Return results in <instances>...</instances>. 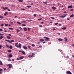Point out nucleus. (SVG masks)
<instances>
[{
    "mask_svg": "<svg viewBox=\"0 0 74 74\" xmlns=\"http://www.w3.org/2000/svg\"><path fill=\"white\" fill-rule=\"evenodd\" d=\"M15 47L17 48H21V44L19 43L18 45V43H16L15 45Z\"/></svg>",
    "mask_w": 74,
    "mask_h": 74,
    "instance_id": "nucleus-1",
    "label": "nucleus"
},
{
    "mask_svg": "<svg viewBox=\"0 0 74 74\" xmlns=\"http://www.w3.org/2000/svg\"><path fill=\"white\" fill-rule=\"evenodd\" d=\"M44 38H45V41H48L49 39V38L45 36L44 37Z\"/></svg>",
    "mask_w": 74,
    "mask_h": 74,
    "instance_id": "nucleus-2",
    "label": "nucleus"
},
{
    "mask_svg": "<svg viewBox=\"0 0 74 74\" xmlns=\"http://www.w3.org/2000/svg\"><path fill=\"white\" fill-rule=\"evenodd\" d=\"M8 66H9V68L10 69V68L12 67V64H9L7 65Z\"/></svg>",
    "mask_w": 74,
    "mask_h": 74,
    "instance_id": "nucleus-3",
    "label": "nucleus"
},
{
    "mask_svg": "<svg viewBox=\"0 0 74 74\" xmlns=\"http://www.w3.org/2000/svg\"><path fill=\"white\" fill-rule=\"evenodd\" d=\"M73 8V5H71L70 6H68V8H71V9Z\"/></svg>",
    "mask_w": 74,
    "mask_h": 74,
    "instance_id": "nucleus-4",
    "label": "nucleus"
},
{
    "mask_svg": "<svg viewBox=\"0 0 74 74\" xmlns=\"http://www.w3.org/2000/svg\"><path fill=\"white\" fill-rule=\"evenodd\" d=\"M23 48H24V49L26 50L27 49V47L25 46H23Z\"/></svg>",
    "mask_w": 74,
    "mask_h": 74,
    "instance_id": "nucleus-5",
    "label": "nucleus"
},
{
    "mask_svg": "<svg viewBox=\"0 0 74 74\" xmlns=\"http://www.w3.org/2000/svg\"><path fill=\"white\" fill-rule=\"evenodd\" d=\"M21 52L23 54H24V55H26V53H25V52L23 51H21Z\"/></svg>",
    "mask_w": 74,
    "mask_h": 74,
    "instance_id": "nucleus-6",
    "label": "nucleus"
},
{
    "mask_svg": "<svg viewBox=\"0 0 74 74\" xmlns=\"http://www.w3.org/2000/svg\"><path fill=\"white\" fill-rule=\"evenodd\" d=\"M66 73L67 74H72V73L70 71H68Z\"/></svg>",
    "mask_w": 74,
    "mask_h": 74,
    "instance_id": "nucleus-7",
    "label": "nucleus"
},
{
    "mask_svg": "<svg viewBox=\"0 0 74 74\" xmlns=\"http://www.w3.org/2000/svg\"><path fill=\"white\" fill-rule=\"evenodd\" d=\"M23 29L24 30V31H27V28H26V27H24Z\"/></svg>",
    "mask_w": 74,
    "mask_h": 74,
    "instance_id": "nucleus-8",
    "label": "nucleus"
},
{
    "mask_svg": "<svg viewBox=\"0 0 74 74\" xmlns=\"http://www.w3.org/2000/svg\"><path fill=\"white\" fill-rule=\"evenodd\" d=\"M13 48V47H12V45H10V46L9 47V48L10 49H12V48Z\"/></svg>",
    "mask_w": 74,
    "mask_h": 74,
    "instance_id": "nucleus-9",
    "label": "nucleus"
},
{
    "mask_svg": "<svg viewBox=\"0 0 74 74\" xmlns=\"http://www.w3.org/2000/svg\"><path fill=\"white\" fill-rule=\"evenodd\" d=\"M8 7H6L5 8H3V9L4 10H7V9H8Z\"/></svg>",
    "mask_w": 74,
    "mask_h": 74,
    "instance_id": "nucleus-10",
    "label": "nucleus"
},
{
    "mask_svg": "<svg viewBox=\"0 0 74 74\" xmlns=\"http://www.w3.org/2000/svg\"><path fill=\"white\" fill-rule=\"evenodd\" d=\"M58 40H59V41H63V39L61 38H59L58 39Z\"/></svg>",
    "mask_w": 74,
    "mask_h": 74,
    "instance_id": "nucleus-11",
    "label": "nucleus"
},
{
    "mask_svg": "<svg viewBox=\"0 0 74 74\" xmlns=\"http://www.w3.org/2000/svg\"><path fill=\"white\" fill-rule=\"evenodd\" d=\"M8 56L10 58H11L12 57V54H9L8 55Z\"/></svg>",
    "mask_w": 74,
    "mask_h": 74,
    "instance_id": "nucleus-12",
    "label": "nucleus"
},
{
    "mask_svg": "<svg viewBox=\"0 0 74 74\" xmlns=\"http://www.w3.org/2000/svg\"><path fill=\"white\" fill-rule=\"evenodd\" d=\"M6 37L8 39H11V38L8 36H6Z\"/></svg>",
    "mask_w": 74,
    "mask_h": 74,
    "instance_id": "nucleus-13",
    "label": "nucleus"
},
{
    "mask_svg": "<svg viewBox=\"0 0 74 74\" xmlns=\"http://www.w3.org/2000/svg\"><path fill=\"white\" fill-rule=\"evenodd\" d=\"M20 58L21 59H23L24 58V57L23 56L20 57Z\"/></svg>",
    "mask_w": 74,
    "mask_h": 74,
    "instance_id": "nucleus-14",
    "label": "nucleus"
},
{
    "mask_svg": "<svg viewBox=\"0 0 74 74\" xmlns=\"http://www.w3.org/2000/svg\"><path fill=\"white\" fill-rule=\"evenodd\" d=\"M8 14V12H5V13L4 14V16H6V15Z\"/></svg>",
    "mask_w": 74,
    "mask_h": 74,
    "instance_id": "nucleus-15",
    "label": "nucleus"
},
{
    "mask_svg": "<svg viewBox=\"0 0 74 74\" xmlns=\"http://www.w3.org/2000/svg\"><path fill=\"white\" fill-rule=\"evenodd\" d=\"M18 1H19V2H21V3H22V2H23V0H18Z\"/></svg>",
    "mask_w": 74,
    "mask_h": 74,
    "instance_id": "nucleus-16",
    "label": "nucleus"
},
{
    "mask_svg": "<svg viewBox=\"0 0 74 74\" xmlns=\"http://www.w3.org/2000/svg\"><path fill=\"white\" fill-rule=\"evenodd\" d=\"M27 39H28V40H30L31 39V37H27Z\"/></svg>",
    "mask_w": 74,
    "mask_h": 74,
    "instance_id": "nucleus-17",
    "label": "nucleus"
},
{
    "mask_svg": "<svg viewBox=\"0 0 74 74\" xmlns=\"http://www.w3.org/2000/svg\"><path fill=\"white\" fill-rule=\"evenodd\" d=\"M60 18H64V15L60 16Z\"/></svg>",
    "mask_w": 74,
    "mask_h": 74,
    "instance_id": "nucleus-18",
    "label": "nucleus"
},
{
    "mask_svg": "<svg viewBox=\"0 0 74 74\" xmlns=\"http://www.w3.org/2000/svg\"><path fill=\"white\" fill-rule=\"evenodd\" d=\"M73 16H74V14H72L70 16V18H72V17H73Z\"/></svg>",
    "mask_w": 74,
    "mask_h": 74,
    "instance_id": "nucleus-19",
    "label": "nucleus"
},
{
    "mask_svg": "<svg viewBox=\"0 0 74 74\" xmlns=\"http://www.w3.org/2000/svg\"><path fill=\"white\" fill-rule=\"evenodd\" d=\"M4 38V36H1L0 37V40H1V39H2V38Z\"/></svg>",
    "mask_w": 74,
    "mask_h": 74,
    "instance_id": "nucleus-20",
    "label": "nucleus"
},
{
    "mask_svg": "<svg viewBox=\"0 0 74 74\" xmlns=\"http://www.w3.org/2000/svg\"><path fill=\"white\" fill-rule=\"evenodd\" d=\"M0 64L1 65H3V63L0 60Z\"/></svg>",
    "mask_w": 74,
    "mask_h": 74,
    "instance_id": "nucleus-21",
    "label": "nucleus"
},
{
    "mask_svg": "<svg viewBox=\"0 0 74 74\" xmlns=\"http://www.w3.org/2000/svg\"><path fill=\"white\" fill-rule=\"evenodd\" d=\"M52 8L53 9V10H56V8L55 7H52Z\"/></svg>",
    "mask_w": 74,
    "mask_h": 74,
    "instance_id": "nucleus-22",
    "label": "nucleus"
},
{
    "mask_svg": "<svg viewBox=\"0 0 74 74\" xmlns=\"http://www.w3.org/2000/svg\"><path fill=\"white\" fill-rule=\"evenodd\" d=\"M62 29L63 30H65V29H66V27H64L62 28Z\"/></svg>",
    "mask_w": 74,
    "mask_h": 74,
    "instance_id": "nucleus-23",
    "label": "nucleus"
},
{
    "mask_svg": "<svg viewBox=\"0 0 74 74\" xmlns=\"http://www.w3.org/2000/svg\"><path fill=\"white\" fill-rule=\"evenodd\" d=\"M64 16L65 17H66V16H67V14H64Z\"/></svg>",
    "mask_w": 74,
    "mask_h": 74,
    "instance_id": "nucleus-24",
    "label": "nucleus"
},
{
    "mask_svg": "<svg viewBox=\"0 0 74 74\" xmlns=\"http://www.w3.org/2000/svg\"><path fill=\"white\" fill-rule=\"evenodd\" d=\"M40 41H44V40L43 39H40Z\"/></svg>",
    "mask_w": 74,
    "mask_h": 74,
    "instance_id": "nucleus-25",
    "label": "nucleus"
},
{
    "mask_svg": "<svg viewBox=\"0 0 74 74\" xmlns=\"http://www.w3.org/2000/svg\"><path fill=\"white\" fill-rule=\"evenodd\" d=\"M18 29H20V30H22V28L21 27H18Z\"/></svg>",
    "mask_w": 74,
    "mask_h": 74,
    "instance_id": "nucleus-26",
    "label": "nucleus"
},
{
    "mask_svg": "<svg viewBox=\"0 0 74 74\" xmlns=\"http://www.w3.org/2000/svg\"><path fill=\"white\" fill-rule=\"evenodd\" d=\"M5 41H7V42H9L10 41L8 40H5Z\"/></svg>",
    "mask_w": 74,
    "mask_h": 74,
    "instance_id": "nucleus-27",
    "label": "nucleus"
},
{
    "mask_svg": "<svg viewBox=\"0 0 74 74\" xmlns=\"http://www.w3.org/2000/svg\"><path fill=\"white\" fill-rule=\"evenodd\" d=\"M4 34H1L0 33V36H4Z\"/></svg>",
    "mask_w": 74,
    "mask_h": 74,
    "instance_id": "nucleus-28",
    "label": "nucleus"
},
{
    "mask_svg": "<svg viewBox=\"0 0 74 74\" xmlns=\"http://www.w3.org/2000/svg\"><path fill=\"white\" fill-rule=\"evenodd\" d=\"M3 71V70L1 69H0V73H1V71Z\"/></svg>",
    "mask_w": 74,
    "mask_h": 74,
    "instance_id": "nucleus-29",
    "label": "nucleus"
},
{
    "mask_svg": "<svg viewBox=\"0 0 74 74\" xmlns=\"http://www.w3.org/2000/svg\"><path fill=\"white\" fill-rule=\"evenodd\" d=\"M16 31H17V33H18V32H19L20 31V30H19V29H16Z\"/></svg>",
    "mask_w": 74,
    "mask_h": 74,
    "instance_id": "nucleus-30",
    "label": "nucleus"
},
{
    "mask_svg": "<svg viewBox=\"0 0 74 74\" xmlns=\"http://www.w3.org/2000/svg\"><path fill=\"white\" fill-rule=\"evenodd\" d=\"M18 24H19V25H21V23L19 22H17Z\"/></svg>",
    "mask_w": 74,
    "mask_h": 74,
    "instance_id": "nucleus-31",
    "label": "nucleus"
},
{
    "mask_svg": "<svg viewBox=\"0 0 74 74\" xmlns=\"http://www.w3.org/2000/svg\"><path fill=\"white\" fill-rule=\"evenodd\" d=\"M4 18V17H3V16H1L0 15V18H1V19H2V18Z\"/></svg>",
    "mask_w": 74,
    "mask_h": 74,
    "instance_id": "nucleus-32",
    "label": "nucleus"
},
{
    "mask_svg": "<svg viewBox=\"0 0 74 74\" xmlns=\"http://www.w3.org/2000/svg\"><path fill=\"white\" fill-rule=\"evenodd\" d=\"M28 57L29 58H30V57H33V56L29 55V56H28Z\"/></svg>",
    "mask_w": 74,
    "mask_h": 74,
    "instance_id": "nucleus-33",
    "label": "nucleus"
},
{
    "mask_svg": "<svg viewBox=\"0 0 74 74\" xmlns=\"http://www.w3.org/2000/svg\"><path fill=\"white\" fill-rule=\"evenodd\" d=\"M2 47H3L2 45H0V49H1V48H2Z\"/></svg>",
    "mask_w": 74,
    "mask_h": 74,
    "instance_id": "nucleus-34",
    "label": "nucleus"
},
{
    "mask_svg": "<svg viewBox=\"0 0 74 74\" xmlns=\"http://www.w3.org/2000/svg\"><path fill=\"white\" fill-rule=\"evenodd\" d=\"M45 3V4H47V1H46V2H45L43 1V3Z\"/></svg>",
    "mask_w": 74,
    "mask_h": 74,
    "instance_id": "nucleus-35",
    "label": "nucleus"
},
{
    "mask_svg": "<svg viewBox=\"0 0 74 74\" xmlns=\"http://www.w3.org/2000/svg\"><path fill=\"white\" fill-rule=\"evenodd\" d=\"M27 8H30V7H31V6H27Z\"/></svg>",
    "mask_w": 74,
    "mask_h": 74,
    "instance_id": "nucleus-36",
    "label": "nucleus"
},
{
    "mask_svg": "<svg viewBox=\"0 0 74 74\" xmlns=\"http://www.w3.org/2000/svg\"><path fill=\"white\" fill-rule=\"evenodd\" d=\"M22 26H26V25L25 24H22Z\"/></svg>",
    "mask_w": 74,
    "mask_h": 74,
    "instance_id": "nucleus-37",
    "label": "nucleus"
},
{
    "mask_svg": "<svg viewBox=\"0 0 74 74\" xmlns=\"http://www.w3.org/2000/svg\"><path fill=\"white\" fill-rule=\"evenodd\" d=\"M51 18L52 19H55V18L54 17H51Z\"/></svg>",
    "mask_w": 74,
    "mask_h": 74,
    "instance_id": "nucleus-38",
    "label": "nucleus"
},
{
    "mask_svg": "<svg viewBox=\"0 0 74 74\" xmlns=\"http://www.w3.org/2000/svg\"><path fill=\"white\" fill-rule=\"evenodd\" d=\"M8 24H6L5 25V26H8Z\"/></svg>",
    "mask_w": 74,
    "mask_h": 74,
    "instance_id": "nucleus-39",
    "label": "nucleus"
},
{
    "mask_svg": "<svg viewBox=\"0 0 74 74\" xmlns=\"http://www.w3.org/2000/svg\"><path fill=\"white\" fill-rule=\"evenodd\" d=\"M6 46L8 48H9V46L8 45H6Z\"/></svg>",
    "mask_w": 74,
    "mask_h": 74,
    "instance_id": "nucleus-40",
    "label": "nucleus"
},
{
    "mask_svg": "<svg viewBox=\"0 0 74 74\" xmlns=\"http://www.w3.org/2000/svg\"><path fill=\"white\" fill-rule=\"evenodd\" d=\"M28 48L29 49H31V48L30 47V46H28Z\"/></svg>",
    "mask_w": 74,
    "mask_h": 74,
    "instance_id": "nucleus-41",
    "label": "nucleus"
},
{
    "mask_svg": "<svg viewBox=\"0 0 74 74\" xmlns=\"http://www.w3.org/2000/svg\"><path fill=\"white\" fill-rule=\"evenodd\" d=\"M34 53H32V55H31V56H34Z\"/></svg>",
    "mask_w": 74,
    "mask_h": 74,
    "instance_id": "nucleus-42",
    "label": "nucleus"
},
{
    "mask_svg": "<svg viewBox=\"0 0 74 74\" xmlns=\"http://www.w3.org/2000/svg\"><path fill=\"white\" fill-rule=\"evenodd\" d=\"M9 29H10V30H13V29H14L13 28H9Z\"/></svg>",
    "mask_w": 74,
    "mask_h": 74,
    "instance_id": "nucleus-43",
    "label": "nucleus"
},
{
    "mask_svg": "<svg viewBox=\"0 0 74 74\" xmlns=\"http://www.w3.org/2000/svg\"><path fill=\"white\" fill-rule=\"evenodd\" d=\"M65 41L66 42H67V39H66L65 40Z\"/></svg>",
    "mask_w": 74,
    "mask_h": 74,
    "instance_id": "nucleus-44",
    "label": "nucleus"
},
{
    "mask_svg": "<svg viewBox=\"0 0 74 74\" xmlns=\"http://www.w3.org/2000/svg\"><path fill=\"white\" fill-rule=\"evenodd\" d=\"M41 19H42V18H39L38 19V21H40V20H41Z\"/></svg>",
    "mask_w": 74,
    "mask_h": 74,
    "instance_id": "nucleus-45",
    "label": "nucleus"
},
{
    "mask_svg": "<svg viewBox=\"0 0 74 74\" xmlns=\"http://www.w3.org/2000/svg\"><path fill=\"white\" fill-rule=\"evenodd\" d=\"M8 36H11V35L10 34H8Z\"/></svg>",
    "mask_w": 74,
    "mask_h": 74,
    "instance_id": "nucleus-46",
    "label": "nucleus"
},
{
    "mask_svg": "<svg viewBox=\"0 0 74 74\" xmlns=\"http://www.w3.org/2000/svg\"><path fill=\"white\" fill-rule=\"evenodd\" d=\"M8 52H11V50H9L8 51Z\"/></svg>",
    "mask_w": 74,
    "mask_h": 74,
    "instance_id": "nucleus-47",
    "label": "nucleus"
},
{
    "mask_svg": "<svg viewBox=\"0 0 74 74\" xmlns=\"http://www.w3.org/2000/svg\"><path fill=\"white\" fill-rule=\"evenodd\" d=\"M10 42H14V40H12L10 41Z\"/></svg>",
    "mask_w": 74,
    "mask_h": 74,
    "instance_id": "nucleus-48",
    "label": "nucleus"
},
{
    "mask_svg": "<svg viewBox=\"0 0 74 74\" xmlns=\"http://www.w3.org/2000/svg\"><path fill=\"white\" fill-rule=\"evenodd\" d=\"M32 47H34V46H35V45L32 44Z\"/></svg>",
    "mask_w": 74,
    "mask_h": 74,
    "instance_id": "nucleus-49",
    "label": "nucleus"
},
{
    "mask_svg": "<svg viewBox=\"0 0 74 74\" xmlns=\"http://www.w3.org/2000/svg\"><path fill=\"white\" fill-rule=\"evenodd\" d=\"M58 23H55V25H58Z\"/></svg>",
    "mask_w": 74,
    "mask_h": 74,
    "instance_id": "nucleus-50",
    "label": "nucleus"
},
{
    "mask_svg": "<svg viewBox=\"0 0 74 74\" xmlns=\"http://www.w3.org/2000/svg\"><path fill=\"white\" fill-rule=\"evenodd\" d=\"M0 31H3V29H0Z\"/></svg>",
    "mask_w": 74,
    "mask_h": 74,
    "instance_id": "nucleus-51",
    "label": "nucleus"
},
{
    "mask_svg": "<svg viewBox=\"0 0 74 74\" xmlns=\"http://www.w3.org/2000/svg\"><path fill=\"white\" fill-rule=\"evenodd\" d=\"M1 26H4V24H2L1 25Z\"/></svg>",
    "mask_w": 74,
    "mask_h": 74,
    "instance_id": "nucleus-52",
    "label": "nucleus"
},
{
    "mask_svg": "<svg viewBox=\"0 0 74 74\" xmlns=\"http://www.w3.org/2000/svg\"><path fill=\"white\" fill-rule=\"evenodd\" d=\"M40 27H42V25H39Z\"/></svg>",
    "mask_w": 74,
    "mask_h": 74,
    "instance_id": "nucleus-53",
    "label": "nucleus"
},
{
    "mask_svg": "<svg viewBox=\"0 0 74 74\" xmlns=\"http://www.w3.org/2000/svg\"><path fill=\"white\" fill-rule=\"evenodd\" d=\"M8 60V61H11V60H10V59Z\"/></svg>",
    "mask_w": 74,
    "mask_h": 74,
    "instance_id": "nucleus-54",
    "label": "nucleus"
},
{
    "mask_svg": "<svg viewBox=\"0 0 74 74\" xmlns=\"http://www.w3.org/2000/svg\"><path fill=\"white\" fill-rule=\"evenodd\" d=\"M34 16H35V17H36V14H34Z\"/></svg>",
    "mask_w": 74,
    "mask_h": 74,
    "instance_id": "nucleus-55",
    "label": "nucleus"
},
{
    "mask_svg": "<svg viewBox=\"0 0 74 74\" xmlns=\"http://www.w3.org/2000/svg\"><path fill=\"white\" fill-rule=\"evenodd\" d=\"M55 30H56V29H55V28H53V31Z\"/></svg>",
    "mask_w": 74,
    "mask_h": 74,
    "instance_id": "nucleus-56",
    "label": "nucleus"
},
{
    "mask_svg": "<svg viewBox=\"0 0 74 74\" xmlns=\"http://www.w3.org/2000/svg\"><path fill=\"white\" fill-rule=\"evenodd\" d=\"M28 29L29 31V30H30V28H28Z\"/></svg>",
    "mask_w": 74,
    "mask_h": 74,
    "instance_id": "nucleus-57",
    "label": "nucleus"
},
{
    "mask_svg": "<svg viewBox=\"0 0 74 74\" xmlns=\"http://www.w3.org/2000/svg\"><path fill=\"white\" fill-rule=\"evenodd\" d=\"M70 11H73V9H71V10H70Z\"/></svg>",
    "mask_w": 74,
    "mask_h": 74,
    "instance_id": "nucleus-58",
    "label": "nucleus"
},
{
    "mask_svg": "<svg viewBox=\"0 0 74 74\" xmlns=\"http://www.w3.org/2000/svg\"><path fill=\"white\" fill-rule=\"evenodd\" d=\"M17 60H19V58H17Z\"/></svg>",
    "mask_w": 74,
    "mask_h": 74,
    "instance_id": "nucleus-59",
    "label": "nucleus"
},
{
    "mask_svg": "<svg viewBox=\"0 0 74 74\" xmlns=\"http://www.w3.org/2000/svg\"><path fill=\"white\" fill-rule=\"evenodd\" d=\"M8 11H11V10H10L9 9H8Z\"/></svg>",
    "mask_w": 74,
    "mask_h": 74,
    "instance_id": "nucleus-60",
    "label": "nucleus"
},
{
    "mask_svg": "<svg viewBox=\"0 0 74 74\" xmlns=\"http://www.w3.org/2000/svg\"><path fill=\"white\" fill-rule=\"evenodd\" d=\"M9 42H10V44H12V42H11V41H10Z\"/></svg>",
    "mask_w": 74,
    "mask_h": 74,
    "instance_id": "nucleus-61",
    "label": "nucleus"
},
{
    "mask_svg": "<svg viewBox=\"0 0 74 74\" xmlns=\"http://www.w3.org/2000/svg\"><path fill=\"white\" fill-rule=\"evenodd\" d=\"M40 23H41L42 24H43L44 23V22H41Z\"/></svg>",
    "mask_w": 74,
    "mask_h": 74,
    "instance_id": "nucleus-62",
    "label": "nucleus"
},
{
    "mask_svg": "<svg viewBox=\"0 0 74 74\" xmlns=\"http://www.w3.org/2000/svg\"><path fill=\"white\" fill-rule=\"evenodd\" d=\"M21 10H25V9H22Z\"/></svg>",
    "mask_w": 74,
    "mask_h": 74,
    "instance_id": "nucleus-63",
    "label": "nucleus"
},
{
    "mask_svg": "<svg viewBox=\"0 0 74 74\" xmlns=\"http://www.w3.org/2000/svg\"><path fill=\"white\" fill-rule=\"evenodd\" d=\"M74 46V44H73L72 45V46Z\"/></svg>",
    "mask_w": 74,
    "mask_h": 74,
    "instance_id": "nucleus-64",
    "label": "nucleus"
}]
</instances>
